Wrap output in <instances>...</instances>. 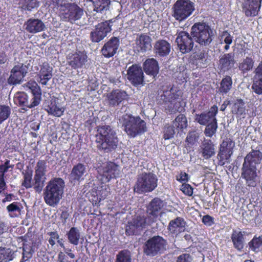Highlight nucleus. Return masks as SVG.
I'll use <instances>...</instances> for the list:
<instances>
[{"label": "nucleus", "instance_id": "obj_1", "mask_svg": "<svg viewBox=\"0 0 262 262\" xmlns=\"http://www.w3.org/2000/svg\"><path fill=\"white\" fill-rule=\"evenodd\" d=\"M95 138L97 148L100 151L108 153L117 147L118 139L116 133L110 125L97 126Z\"/></svg>", "mask_w": 262, "mask_h": 262}, {"label": "nucleus", "instance_id": "obj_62", "mask_svg": "<svg viewBox=\"0 0 262 262\" xmlns=\"http://www.w3.org/2000/svg\"><path fill=\"white\" fill-rule=\"evenodd\" d=\"M202 221L204 225L208 226H211L214 224V218L208 214L204 215Z\"/></svg>", "mask_w": 262, "mask_h": 262}, {"label": "nucleus", "instance_id": "obj_61", "mask_svg": "<svg viewBox=\"0 0 262 262\" xmlns=\"http://www.w3.org/2000/svg\"><path fill=\"white\" fill-rule=\"evenodd\" d=\"M9 162V160H7L4 164L0 165V176H2L4 178V173L8 170L9 168H12V167L10 165Z\"/></svg>", "mask_w": 262, "mask_h": 262}, {"label": "nucleus", "instance_id": "obj_34", "mask_svg": "<svg viewBox=\"0 0 262 262\" xmlns=\"http://www.w3.org/2000/svg\"><path fill=\"white\" fill-rule=\"evenodd\" d=\"M221 69L224 71L230 70L235 63L233 56L230 53L225 54L220 59Z\"/></svg>", "mask_w": 262, "mask_h": 262}, {"label": "nucleus", "instance_id": "obj_37", "mask_svg": "<svg viewBox=\"0 0 262 262\" xmlns=\"http://www.w3.org/2000/svg\"><path fill=\"white\" fill-rule=\"evenodd\" d=\"M254 64V60L251 57H246L239 63L238 69L243 74H245L253 69Z\"/></svg>", "mask_w": 262, "mask_h": 262}, {"label": "nucleus", "instance_id": "obj_31", "mask_svg": "<svg viewBox=\"0 0 262 262\" xmlns=\"http://www.w3.org/2000/svg\"><path fill=\"white\" fill-rule=\"evenodd\" d=\"M45 25L39 19H29L26 23V30L30 33H37L43 30Z\"/></svg>", "mask_w": 262, "mask_h": 262}, {"label": "nucleus", "instance_id": "obj_64", "mask_svg": "<svg viewBox=\"0 0 262 262\" xmlns=\"http://www.w3.org/2000/svg\"><path fill=\"white\" fill-rule=\"evenodd\" d=\"M176 179L181 183L187 182L188 181V174L185 172L181 171L180 173L177 176Z\"/></svg>", "mask_w": 262, "mask_h": 262}, {"label": "nucleus", "instance_id": "obj_58", "mask_svg": "<svg viewBox=\"0 0 262 262\" xmlns=\"http://www.w3.org/2000/svg\"><path fill=\"white\" fill-rule=\"evenodd\" d=\"M220 40H223L222 42L225 44H231L233 41V36L227 30H225L223 31L220 35Z\"/></svg>", "mask_w": 262, "mask_h": 262}, {"label": "nucleus", "instance_id": "obj_30", "mask_svg": "<svg viewBox=\"0 0 262 262\" xmlns=\"http://www.w3.org/2000/svg\"><path fill=\"white\" fill-rule=\"evenodd\" d=\"M35 248V245H34V243L31 239L28 241L25 239L23 243V257L20 262H25L31 258L34 252Z\"/></svg>", "mask_w": 262, "mask_h": 262}, {"label": "nucleus", "instance_id": "obj_57", "mask_svg": "<svg viewBox=\"0 0 262 262\" xmlns=\"http://www.w3.org/2000/svg\"><path fill=\"white\" fill-rule=\"evenodd\" d=\"M140 230L136 227L134 223L131 221L128 223V225L126 226L125 232L127 235H137Z\"/></svg>", "mask_w": 262, "mask_h": 262}, {"label": "nucleus", "instance_id": "obj_49", "mask_svg": "<svg viewBox=\"0 0 262 262\" xmlns=\"http://www.w3.org/2000/svg\"><path fill=\"white\" fill-rule=\"evenodd\" d=\"M13 258V253L10 249L0 247V262H8Z\"/></svg>", "mask_w": 262, "mask_h": 262}, {"label": "nucleus", "instance_id": "obj_16", "mask_svg": "<svg viewBox=\"0 0 262 262\" xmlns=\"http://www.w3.org/2000/svg\"><path fill=\"white\" fill-rule=\"evenodd\" d=\"M127 78L134 86L142 84L144 82V73L142 68L137 64H133L127 70Z\"/></svg>", "mask_w": 262, "mask_h": 262}, {"label": "nucleus", "instance_id": "obj_3", "mask_svg": "<svg viewBox=\"0 0 262 262\" xmlns=\"http://www.w3.org/2000/svg\"><path fill=\"white\" fill-rule=\"evenodd\" d=\"M50 5L59 8L61 19L72 24L81 18L83 15V9L75 3L65 2L63 0H50Z\"/></svg>", "mask_w": 262, "mask_h": 262}, {"label": "nucleus", "instance_id": "obj_7", "mask_svg": "<svg viewBox=\"0 0 262 262\" xmlns=\"http://www.w3.org/2000/svg\"><path fill=\"white\" fill-rule=\"evenodd\" d=\"M191 34L195 41L202 46H209L214 37L213 30L204 22H198L191 27Z\"/></svg>", "mask_w": 262, "mask_h": 262}, {"label": "nucleus", "instance_id": "obj_23", "mask_svg": "<svg viewBox=\"0 0 262 262\" xmlns=\"http://www.w3.org/2000/svg\"><path fill=\"white\" fill-rule=\"evenodd\" d=\"M27 87L31 90L33 95L30 106L35 107L38 105L41 99V91L40 88L34 81L28 82L27 83Z\"/></svg>", "mask_w": 262, "mask_h": 262}, {"label": "nucleus", "instance_id": "obj_15", "mask_svg": "<svg viewBox=\"0 0 262 262\" xmlns=\"http://www.w3.org/2000/svg\"><path fill=\"white\" fill-rule=\"evenodd\" d=\"M67 59L68 65L72 69H81L88 61V55L84 51L76 50L70 53Z\"/></svg>", "mask_w": 262, "mask_h": 262}, {"label": "nucleus", "instance_id": "obj_9", "mask_svg": "<svg viewBox=\"0 0 262 262\" xmlns=\"http://www.w3.org/2000/svg\"><path fill=\"white\" fill-rule=\"evenodd\" d=\"M194 10V4L191 1L177 0L172 8V16L180 23L191 16Z\"/></svg>", "mask_w": 262, "mask_h": 262}, {"label": "nucleus", "instance_id": "obj_10", "mask_svg": "<svg viewBox=\"0 0 262 262\" xmlns=\"http://www.w3.org/2000/svg\"><path fill=\"white\" fill-rule=\"evenodd\" d=\"M167 245L166 241L162 237L157 235L148 239L144 246V252L147 256H154L162 253Z\"/></svg>", "mask_w": 262, "mask_h": 262}, {"label": "nucleus", "instance_id": "obj_17", "mask_svg": "<svg viewBox=\"0 0 262 262\" xmlns=\"http://www.w3.org/2000/svg\"><path fill=\"white\" fill-rule=\"evenodd\" d=\"M218 113V107L216 105L212 106L207 112H202L200 114H196L194 120L201 125H205L213 121L216 118Z\"/></svg>", "mask_w": 262, "mask_h": 262}, {"label": "nucleus", "instance_id": "obj_48", "mask_svg": "<svg viewBox=\"0 0 262 262\" xmlns=\"http://www.w3.org/2000/svg\"><path fill=\"white\" fill-rule=\"evenodd\" d=\"M234 146V142L230 138H226L223 141L219 148L232 155Z\"/></svg>", "mask_w": 262, "mask_h": 262}, {"label": "nucleus", "instance_id": "obj_39", "mask_svg": "<svg viewBox=\"0 0 262 262\" xmlns=\"http://www.w3.org/2000/svg\"><path fill=\"white\" fill-rule=\"evenodd\" d=\"M67 235L69 242L73 245H77L80 238V232L77 227H72L67 232Z\"/></svg>", "mask_w": 262, "mask_h": 262}, {"label": "nucleus", "instance_id": "obj_60", "mask_svg": "<svg viewBox=\"0 0 262 262\" xmlns=\"http://www.w3.org/2000/svg\"><path fill=\"white\" fill-rule=\"evenodd\" d=\"M48 234L50 236L48 239V242L53 247L56 244L55 240L59 238V235L57 231L50 232L48 233Z\"/></svg>", "mask_w": 262, "mask_h": 262}, {"label": "nucleus", "instance_id": "obj_22", "mask_svg": "<svg viewBox=\"0 0 262 262\" xmlns=\"http://www.w3.org/2000/svg\"><path fill=\"white\" fill-rule=\"evenodd\" d=\"M185 226L184 219L181 217H177L169 222L167 229L172 235L177 236L184 231Z\"/></svg>", "mask_w": 262, "mask_h": 262}, {"label": "nucleus", "instance_id": "obj_59", "mask_svg": "<svg viewBox=\"0 0 262 262\" xmlns=\"http://www.w3.org/2000/svg\"><path fill=\"white\" fill-rule=\"evenodd\" d=\"M193 188L191 186L187 183H183L181 187V190L185 195L191 196L193 194Z\"/></svg>", "mask_w": 262, "mask_h": 262}, {"label": "nucleus", "instance_id": "obj_5", "mask_svg": "<svg viewBox=\"0 0 262 262\" xmlns=\"http://www.w3.org/2000/svg\"><path fill=\"white\" fill-rule=\"evenodd\" d=\"M120 122L124 132L131 138H135L147 131L146 123L139 116L125 114L122 116Z\"/></svg>", "mask_w": 262, "mask_h": 262}, {"label": "nucleus", "instance_id": "obj_54", "mask_svg": "<svg viewBox=\"0 0 262 262\" xmlns=\"http://www.w3.org/2000/svg\"><path fill=\"white\" fill-rule=\"evenodd\" d=\"M10 108L4 105H0V124L6 120L10 116Z\"/></svg>", "mask_w": 262, "mask_h": 262}, {"label": "nucleus", "instance_id": "obj_50", "mask_svg": "<svg viewBox=\"0 0 262 262\" xmlns=\"http://www.w3.org/2000/svg\"><path fill=\"white\" fill-rule=\"evenodd\" d=\"M115 262H132L130 253L128 250L120 251L116 256Z\"/></svg>", "mask_w": 262, "mask_h": 262}, {"label": "nucleus", "instance_id": "obj_21", "mask_svg": "<svg viewBox=\"0 0 262 262\" xmlns=\"http://www.w3.org/2000/svg\"><path fill=\"white\" fill-rule=\"evenodd\" d=\"M261 0H245L243 4V10L247 17L257 15L261 7Z\"/></svg>", "mask_w": 262, "mask_h": 262}, {"label": "nucleus", "instance_id": "obj_26", "mask_svg": "<svg viewBox=\"0 0 262 262\" xmlns=\"http://www.w3.org/2000/svg\"><path fill=\"white\" fill-rule=\"evenodd\" d=\"M199 152L205 159L212 157L215 154L214 145L212 141L204 139L200 146Z\"/></svg>", "mask_w": 262, "mask_h": 262}, {"label": "nucleus", "instance_id": "obj_6", "mask_svg": "<svg viewBox=\"0 0 262 262\" xmlns=\"http://www.w3.org/2000/svg\"><path fill=\"white\" fill-rule=\"evenodd\" d=\"M262 160V153L259 150H252L244 158L242 168V177L247 182L253 181L257 176L256 165Z\"/></svg>", "mask_w": 262, "mask_h": 262}, {"label": "nucleus", "instance_id": "obj_28", "mask_svg": "<svg viewBox=\"0 0 262 262\" xmlns=\"http://www.w3.org/2000/svg\"><path fill=\"white\" fill-rule=\"evenodd\" d=\"M38 76L39 78L38 82L42 85H47L48 81L52 77V68L48 63H43L38 74Z\"/></svg>", "mask_w": 262, "mask_h": 262}, {"label": "nucleus", "instance_id": "obj_20", "mask_svg": "<svg viewBox=\"0 0 262 262\" xmlns=\"http://www.w3.org/2000/svg\"><path fill=\"white\" fill-rule=\"evenodd\" d=\"M163 207V201L159 198H154L146 206V212L153 220L151 223L155 222Z\"/></svg>", "mask_w": 262, "mask_h": 262}, {"label": "nucleus", "instance_id": "obj_2", "mask_svg": "<svg viewBox=\"0 0 262 262\" xmlns=\"http://www.w3.org/2000/svg\"><path fill=\"white\" fill-rule=\"evenodd\" d=\"M161 99L167 104L165 107L167 113L182 114L185 112L186 102L183 98V93L178 88L172 86L169 90L164 91L161 96Z\"/></svg>", "mask_w": 262, "mask_h": 262}, {"label": "nucleus", "instance_id": "obj_24", "mask_svg": "<svg viewBox=\"0 0 262 262\" xmlns=\"http://www.w3.org/2000/svg\"><path fill=\"white\" fill-rule=\"evenodd\" d=\"M127 96V94L125 91L119 89L114 90L107 96L109 105L112 106H117L124 101Z\"/></svg>", "mask_w": 262, "mask_h": 262}, {"label": "nucleus", "instance_id": "obj_36", "mask_svg": "<svg viewBox=\"0 0 262 262\" xmlns=\"http://www.w3.org/2000/svg\"><path fill=\"white\" fill-rule=\"evenodd\" d=\"M172 125L178 131L183 132L188 126V121L185 115L180 114L172 121Z\"/></svg>", "mask_w": 262, "mask_h": 262}, {"label": "nucleus", "instance_id": "obj_45", "mask_svg": "<svg viewBox=\"0 0 262 262\" xmlns=\"http://www.w3.org/2000/svg\"><path fill=\"white\" fill-rule=\"evenodd\" d=\"M232 155L223 149L219 148L217 158L218 159V164L220 166H224L227 163L230 162V158Z\"/></svg>", "mask_w": 262, "mask_h": 262}, {"label": "nucleus", "instance_id": "obj_40", "mask_svg": "<svg viewBox=\"0 0 262 262\" xmlns=\"http://www.w3.org/2000/svg\"><path fill=\"white\" fill-rule=\"evenodd\" d=\"M17 100L19 105L23 106L21 110H19L20 112H24L22 110L26 111L28 108L33 107L30 106L31 101L30 102H29L28 96L24 92H17Z\"/></svg>", "mask_w": 262, "mask_h": 262}, {"label": "nucleus", "instance_id": "obj_38", "mask_svg": "<svg viewBox=\"0 0 262 262\" xmlns=\"http://www.w3.org/2000/svg\"><path fill=\"white\" fill-rule=\"evenodd\" d=\"M245 103L242 99H236L231 107V113L232 114L241 116L245 114Z\"/></svg>", "mask_w": 262, "mask_h": 262}, {"label": "nucleus", "instance_id": "obj_41", "mask_svg": "<svg viewBox=\"0 0 262 262\" xmlns=\"http://www.w3.org/2000/svg\"><path fill=\"white\" fill-rule=\"evenodd\" d=\"M150 219L146 216L136 215L132 220V222L135 224V226L141 230L145 228L146 226L150 222Z\"/></svg>", "mask_w": 262, "mask_h": 262}, {"label": "nucleus", "instance_id": "obj_52", "mask_svg": "<svg viewBox=\"0 0 262 262\" xmlns=\"http://www.w3.org/2000/svg\"><path fill=\"white\" fill-rule=\"evenodd\" d=\"M252 89L256 94H262V78H253Z\"/></svg>", "mask_w": 262, "mask_h": 262}, {"label": "nucleus", "instance_id": "obj_11", "mask_svg": "<svg viewBox=\"0 0 262 262\" xmlns=\"http://www.w3.org/2000/svg\"><path fill=\"white\" fill-rule=\"evenodd\" d=\"M47 162L45 160H39L35 168L33 178V188L36 192L40 193L45 185L46 179Z\"/></svg>", "mask_w": 262, "mask_h": 262}, {"label": "nucleus", "instance_id": "obj_13", "mask_svg": "<svg viewBox=\"0 0 262 262\" xmlns=\"http://www.w3.org/2000/svg\"><path fill=\"white\" fill-rule=\"evenodd\" d=\"M176 42L180 52L183 54L190 52L194 46L192 37L186 31L177 33Z\"/></svg>", "mask_w": 262, "mask_h": 262}, {"label": "nucleus", "instance_id": "obj_51", "mask_svg": "<svg viewBox=\"0 0 262 262\" xmlns=\"http://www.w3.org/2000/svg\"><path fill=\"white\" fill-rule=\"evenodd\" d=\"M262 245V236H254L248 243L249 249L253 251H256Z\"/></svg>", "mask_w": 262, "mask_h": 262}, {"label": "nucleus", "instance_id": "obj_18", "mask_svg": "<svg viewBox=\"0 0 262 262\" xmlns=\"http://www.w3.org/2000/svg\"><path fill=\"white\" fill-rule=\"evenodd\" d=\"M120 41L117 37H112L104 43L101 49L102 54L106 58L113 57L117 52L119 47Z\"/></svg>", "mask_w": 262, "mask_h": 262}, {"label": "nucleus", "instance_id": "obj_55", "mask_svg": "<svg viewBox=\"0 0 262 262\" xmlns=\"http://www.w3.org/2000/svg\"><path fill=\"white\" fill-rule=\"evenodd\" d=\"M102 184H103L102 183ZM108 185H106L105 183L104 184V185H102V186L96 187V189H98V191L99 192L98 194L100 198L99 199H100L101 201L102 200H104L108 195Z\"/></svg>", "mask_w": 262, "mask_h": 262}, {"label": "nucleus", "instance_id": "obj_4", "mask_svg": "<svg viewBox=\"0 0 262 262\" xmlns=\"http://www.w3.org/2000/svg\"><path fill=\"white\" fill-rule=\"evenodd\" d=\"M65 182L61 178H53L47 183L43 193L45 203L50 206H54L58 204L62 198Z\"/></svg>", "mask_w": 262, "mask_h": 262}, {"label": "nucleus", "instance_id": "obj_44", "mask_svg": "<svg viewBox=\"0 0 262 262\" xmlns=\"http://www.w3.org/2000/svg\"><path fill=\"white\" fill-rule=\"evenodd\" d=\"M32 170L30 169L28 167H27L26 170L23 171L24 180L21 185L26 188H29L32 187V186H33V183H32Z\"/></svg>", "mask_w": 262, "mask_h": 262}, {"label": "nucleus", "instance_id": "obj_43", "mask_svg": "<svg viewBox=\"0 0 262 262\" xmlns=\"http://www.w3.org/2000/svg\"><path fill=\"white\" fill-rule=\"evenodd\" d=\"M94 6V10L97 12H101L106 9L110 4V0H89Z\"/></svg>", "mask_w": 262, "mask_h": 262}, {"label": "nucleus", "instance_id": "obj_35", "mask_svg": "<svg viewBox=\"0 0 262 262\" xmlns=\"http://www.w3.org/2000/svg\"><path fill=\"white\" fill-rule=\"evenodd\" d=\"M232 79L229 75L225 76L221 80L219 88L220 93L224 95L228 93L232 87Z\"/></svg>", "mask_w": 262, "mask_h": 262}, {"label": "nucleus", "instance_id": "obj_53", "mask_svg": "<svg viewBox=\"0 0 262 262\" xmlns=\"http://www.w3.org/2000/svg\"><path fill=\"white\" fill-rule=\"evenodd\" d=\"M174 127L172 125L167 124L163 129V138L165 140H169L172 138L175 134Z\"/></svg>", "mask_w": 262, "mask_h": 262}, {"label": "nucleus", "instance_id": "obj_42", "mask_svg": "<svg viewBox=\"0 0 262 262\" xmlns=\"http://www.w3.org/2000/svg\"><path fill=\"white\" fill-rule=\"evenodd\" d=\"M204 133L207 137L211 138L216 134L218 127L217 120L214 118L213 121L205 125Z\"/></svg>", "mask_w": 262, "mask_h": 262}, {"label": "nucleus", "instance_id": "obj_46", "mask_svg": "<svg viewBox=\"0 0 262 262\" xmlns=\"http://www.w3.org/2000/svg\"><path fill=\"white\" fill-rule=\"evenodd\" d=\"M19 5L23 9L31 11L39 6V2L37 0H20Z\"/></svg>", "mask_w": 262, "mask_h": 262}, {"label": "nucleus", "instance_id": "obj_12", "mask_svg": "<svg viewBox=\"0 0 262 262\" xmlns=\"http://www.w3.org/2000/svg\"><path fill=\"white\" fill-rule=\"evenodd\" d=\"M112 20L110 19L98 24L90 33L91 41L93 42H99L102 40L112 31Z\"/></svg>", "mask_w": 262, "mask_h": 262}, {"label": "nucleus", "instance_id": "obj_29", "mask_svg": "<svg viewBox=\"0 0 262 262\" xmlns=\"http://www.w3.org/2000/svg\"><path fill=\"white\" fill-rule=\"evenodd\" d=\"M151 38L146 34H141L136 39V45L139 51L146 52L151 48Z\"/></svg>", "mask_w": 262, "mask_h": 262}, {"label": "nucleus", "instance_id": "obj_25", "mask_svg": "<svg viewBox=\"0 0 262 262\" xmlns=\"http://www.w3.org/2000/svg\"><path fill=\"white\" fill-rule=\"evenodd\" d=\"M45 110L49 114L57 117L62 116L64 111V107H60L55 99L47 101L45 102Z\"/></svg>", "mask_w": 262, "mask_h": 262}, {"label": "nucleus", "instance_id": "obj_47", "mask_svg": "<svg viewBox=\"0 0 262 262\" xmlns=\"http://www.w3.org/2000/svg\"><path fill=\"white\" fill-rule=\"evenodd\" d=\"M98 193V189L94 187L88 193L89 201L92 203L93 206H99L101 200L99 199Z\"/></svg>", "mask_w": 262, "mask_h": 262}, {"label": "nucleus", "instance_id": "obj_63", "mask_svg": "<svg viewBox=\"0 0 262 262\" xmlns=\"http://www.w3.org/2000/svg\"><path fill=\"white\" fill-rule=\"evenodd\" d=\"M191 257L189 254L184 253L178 257L177 262H191Z\"/></svg>", "mask_w": 262, "mask_h": 262}, {"label": "nucleus", "instance_id": "obj_14", "mask_svg": "<svg viewBox=\"0 0 262 262\" xmlns=\"http://www.w3.org/2000/svg\"><path fill=\"white\" fill-rule=\"evenodd\" d=\"M120 170L119 165L115 162L108 161L101 169L100 181L101 183L105 184L113 179L119 177Z\"/></svg>", "mask_w": 262, "mask_h": 262}, {"label": "nucleus", "instance_id": "obj_19", "mask_svg": "<svg viewBox=\"0 0 262 262\" xmlns=\"http://www.w3.org/2000/svg\"><path fill=\"white\" fill-rule=\"evenodd\" d=\"M171 48V45L168 41L163 39H160L154 43V52L157 57H166L169 54Z\"/></svg>", "mask_w": 262, "mask_h": 262}, {"label": "nucleus", "instance_id": "obj_8", "mask_svg": "<svg viewBox=\"0 0 262 262\" xmlns=\"http://www.w3.org/2000/svg\"><path fill=\"white\" fill-rule=\"evenodd\" d=\"M158 179L152 172H143L139 174L134 186V191L140 194L150 192L157 186Z\"/></svg>", "mask_w": 262, "mask_h": 262}, {"label": "nucleus", "instance_id": "obj_56", "mask_svg": "<svg viewBox=\"0 0 262 262\" xmlns=\"http://www.w3.org/2000/svg\"><path fill=\"white\" fill-rule=\"evenodd\" d=\"M198 136L194 131L189 132L187 136L186 139V142L188 146L193 145L197 141Z\"/></svg>", "mask_w": 262, "mask_h": 262}, {"label": "nucleus", "instance_id": "obj_27", "mask_svg": "<svg viewBox=\"0 0 262 262\" xmlns=\"http://www.w3.org/2000/svg\"><path fill=\"white\" fill-rule=\"evenodd\" d=\"M143 68L145 73L150 76L155 77L159 70V64L156 59L154 58H148L143 64Z\"/></svg>", "mask_w": 262, "mask_h": 262}, {"label": "nucleus", "instance_id": "obj_32", "mask_svg": "<svg viewBox=\"0 0 262 262\" xmlns=\"http://www.w3.org/2000/svg\"><path fill=\"white\" fill-rule=\"evenodd\" d=\"M85 172V166L83 164L79 163L73 166L70 173V177L75 181H80L83 179V176Z\"/></svg>", "mask_w": 262, "mask_h": 262}, {"label": "nucleus", "instance_id": "obj_33", "mask_svg": "<svg viewBox=\"0 0 262 262\" xmlns=\"http://www.w3.org/2000/svg\"><path fill=\"white\" fill-rule=\"evenodd\" d=\"M243 232L233 230L231 234V240L234 247L238 251H241L244 246L245 239Z\"/></svg>", "mask_w": 262, "mask_h": 262}]
</instances>
